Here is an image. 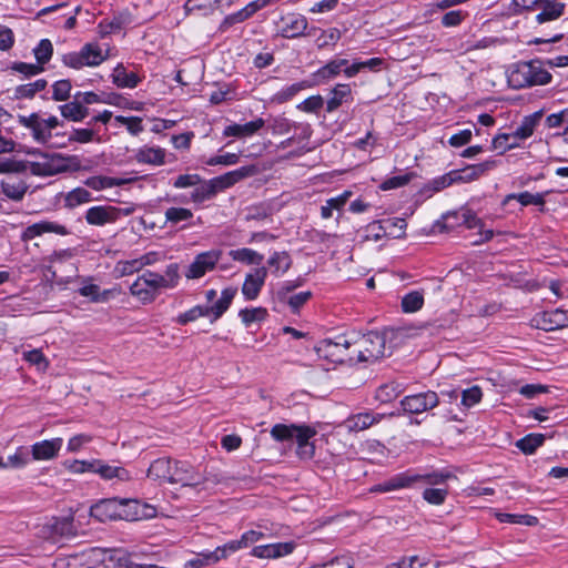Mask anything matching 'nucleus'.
<instances>
[{
	"mask_svg": "<svg viewBox=\"0 0 568 568\" xmlns=\"http://www.w3.org/2000/svg\"><path fill=\"white\" fill-rule=\"evenodd\" d=\"M180 265L171 263L166 266L164 274L145 271L130 286V293L143 304L155 301L163 290H172L180 282Z\"/></svg>",
	"mask_w": 568,
	"mask_h": 568,
	"instance_id": "f257e3e1",
	"label": "nucleus"
},
{
	"mask_svg": "<svg viewBox=\"0 0 568 568\" xmlns=\"http://www.w3.org/2000/svg\"><path fill=\"white\" fill-rule=\"evenodd\" d=\"M148 477L160 483L180 484L183 487L199 486L205 479L191 464L171 458H158L151 463Z\"/></svg>",
	"mask_w": 568,
	"mask_h": 568,
	"instance_id": "f03ea898",
	"label": "nucleus"
},
{
	"mask_svg": "<svg viewBox=\"0 0 568 568\" xmlns=\"http://www.w3.org/2000/svg\"><path fill=\"white\" fill-rule=\"evenodd\" d=\"M155 508L141 504L138 500H120L116 498L103 499L90 509V515L99 521L125 518L128 520H140L155 516Z\"/></svg>",
	"mask_w": 568,
	"mask_h": 568,
	"instance_id": "7ed1b4c3",
	"label": "nucleus"
},
{
	"mask_svg": "<svg viewBox=\"0 0 568 568\" xmlns=\"http://www.w3.org/2000/svg\"><path fill=\"white\" fill-rule=\"evenodd\" d=\"M29 154L36 155V160H24L26 172L29 171L36 176H53L63 172H75L82 169L80 159L77 155L40 151H32Z\"/></svg>",
	"mask_w": 568,
	"mask_h": 568,
	"instance_id": "20e7f679",
	"label": "nucleus"
},
{
	"mask_svg": "<svg viewBox=\"0 0 568 568\" xmlns=\"http://www.w3.org/2000/svg\"><path fill=\"white\" fill-rule=\"evenodd\" d=\"M551 81V74L541 68L539 62H519L514 65L508 82L513 88L520 89L532 85H544Z\"/></svg>",
	"mask_w": 568,
	"mask_h": 568,
	"instance_id": "39448f33",
	"label": "nucleus"
},
{
	"mask_svg": "<svg viewBox=\"0 0 568 568\" xmlns=\"http://www.w3.org/2000/svg\"><path fill=\"white\" fill-rule=\"evenodd\" d=\"M385 337L377 332H369L362 336H355L359 363H374L384 356Z\"/></svg>",
	"mask_w": 568,
	"mask_h": 568,
	"instance_id": "423d86ee",
	"label": "nucleus"
},
{
	"mask_svg": "<svg viewBox=\"0 0 568 568\" xmlns=\"http://www.w3.org/2000/svg\"><path fill=\"white\" fill-rule=\"evenodd\" d=\"M221 256V250H210L197 254L185 271V277L187 280H197L203 277L207 272L215 268Z\"/></svg>",
	"mask_w": 568,
	"mask_h": 568,
	"instance_id": "0eeeda50",
	"label": "nucleus"
},
{
	"mask_svg": "<svg viewBox=\"0 0 568 568\" xmlns=\"http://www.w3.org/2000/svg\"><path fill=\"white\" fill-rule=\"evenodd\" d=\"M438 404V395L433 390L408 395L400 400L403 410L408 414H422L436 407Z\"/></svg>",
	"mask_w": 568,
	"mask_h": 568,
	"instance_id": "6e6552de",
	"label": "nucleus"
},
{
	"mask_svg": "<svg viewBox=\"0 0 568 568\" xmlns=\"http://www.w3.org/2000/svg\"><path fill=\"white\" fill-rule=\"evenodd\" d=\"M534 326L546 332L556 331L568 326V311L557 308L555 311L537 314L532 318Z\"/></svg>",
	"mask_w": 568,
	"mask_h": 568,
	"instance_id": "1a4fd4ad",
	"label": "nucleus"
},
{
	"mask_svg": "<svg viewBox=\"0 0 568 568\" xmlns=\"http://www.w3.org/2000/svg\"><path fill=\"white\" fill-rule=\"evenodd\" d=\"M121 214V209L111 205L92 206L85 212V221L90 225L103 226L114 223Z\"/></svg>",
	"mask_w": 568,
	"mask_h": 568,
	"instance_id": "9d476101",
	"label": "nucleus"
},
{
	"mask_svg": "<svg viewBox=\"0 0 568 568\" xmlns=\"http://www.w3.org/2000/svg\"><path fill=\"white\" fill-rule=\"evenodd\" d=\"M18 122L31 131V136L37 143L47 144L52 138V134L45 131L42 119L36 112L30 115H18Z\"/></svg>",
	"mask_w": 568,
	"mask_h": 568,
	"instance_id": "9b49d317",
	"label": "nucleus"
},
{
	"mask_svg": "<svg viewBox=\"0 0 568 568\" xmlns=\"http://www.w3.org/2000/svg\"><path fill=\"white\" fill-rule=\"evenodd\" d=\"M497 166V161L486 160L478 164L467 165L462 170H453L456 183H469L478 180L488 171Z\"/></svg>",
	"mask_w": 568,
	"mask_h": 568,
	"instance_id": "f8f14e48",
	"label": "nucleus"
},
{
	"mask_svg": "<svg viewBox=\"0 0 568 568\" xmlns=\"http://www.w3.org/2000/svg\"><path fill=\"white\" fill-rule=\"evenodd\" d=\"M267 276V270L265 267H257L253 273H248L245 276L242 285V294L246 301H253L257 298Z\"/></svg>",
	"mask_w": 568,
	"mask_h": 568,
	"instance_id": "ddd939ff",
	"label": "nucleus"
},
{
	"mask_svg": "<svg viewBox=\"0 0 568 568\" xmlns=\"http://www.w3.org/2000/svg\"><path fill=\"white\" fill-rule=\"evenodd\" d=\"M283 27L281 36L287 39L298 38L304 34L307 29V19L300 13H288L281 19Z\"/></svg>",
	"mask_w": 568,
	"mask_h": 568,
	"instance_id": "4468645a",
	"label": "nucleus"
},
{
	"mask_svg": "<svg viewBox=\"0 0 568 568\" xmlns=\"http://www.w3.org/2000/svg\"><path fill=\"white\" fill-rule=\"evenodd\" d=\"M44 233H55L59 235H68L70 232L62 224L51 222V221H41V222L34 223L32 225H29L22 232L21 240L24 242L31 241L34 237L40 236Z\"/></svg>",
	"mask_w": 568,
	"mask_h": 568,
	"instance_id": "2eb2a0df",
	"label": "nucleus"
},
{
	"mask_svg": "<svg viewBox=\"0 0 568 568\" xmlns=\"http://www.w3.org/2000/svg\"><path fill=\"white\" fill-rule=\"evenodd\" d=\"M385 417H386V415L381 414V413H374V412L358 413V414L349 416L345 420V426L351 432H362V430L369 428L371 426H373L375 424L381 423L383 420V418H385Z\"/></svg>",
	"mask_w": 568,
	"mask_h": 568,
	"instance_id": "dca6fc26",
	"label": "nucleus"
},
{
	"mask_svg": "<svg viewBox=\"0 0 568 568\" xmlns=\"http://www.w3.org/2000/svg\"><path fill=\"white\" fill-rule=\"evenodd\" d=\"M63 439L58 437L50 440H42L31 446V454L34 460H50L58 456Z\"/></svg>",
	"mask_w": 568,
	"mask_h": 568,
	"instance_id": "f3484780",
	"label": "nucleus"
},
{
	"mask_svg": "<svg viewBox=\"0 0 568 568\" xmlns=\"http://www.w3.org/2000/svg\"><path fill=\"white\" fill-rule=\"evenodd\" d=\"M418 477L413 476L412 473L397 474L394 477L385 480L384 483L374 485L371 493H388L402 488H407L416 483Z\"/></svg>",
	"mask_w": 568,
	"mask_h": 568,
	"instance_id": "a211bd4d",
	"label": "nucleus"
},
{
	"mask_svg": "<svg viewBox=\"0 0 568 568\" xmlns=\"http://www.w3.org/2000/svg\"><path fill=\"white\" fill-rule=\"evenodd\" d=\"M566 4L557 0H540L535 10H539L536 21L541 24L552 20H557L565 12Z\"/></svg>",
	"mask_w": 568,
	"mask_h": 568,
	"instance_id": "6ab92c4d",
	"label": "nucleus"
},
{
	"mask_svg": "<svg viewBox=\"0 0 568 568\" xmlns=\"http://www.w3.org/2000/svg\"><path fill=\"white\" fill-rule=\"evenodd\" d=\"M294 549L293 542H276L256 546L252 549L251 555L256 558H278L291 554Z\"/></svg>",
	"mask_w": 568,
	"mask_h": 568,
	"instance_id": "aec40b11",
	"label": "nucleus"
},
{
	"mask_svg": "<svg viewBox=\"0 0 568 568\" xmlns=\"http://www.w3.org/2000/svg\"><path fill=\"white\" fill-rule=\"evenodd\" d=\"M58 109L62 118L71 122H82L90 113L89 108L82 105L75 94L72 95V101L59 105Z\"/></svg>",
	"mask_w": 568,
	"mask_h": 568,
	"instance_id": "412c9836",
	"label": "nucleus"
},
{
	"mask_svg": "<svg viewBox=\"0 0 568 568\" xmlns=\"http://www.w3.org/2000/svg\"><path fill=\"white\" fill-rule=\"evenodd\" d=\"M265 124V121L262 118H257L251 122L244 124H231L227 125L224 131V136H235V138H246L252 136L258 130H261Z\"/></svg>",
	"mask_w": 568,
	"mask_h": 568,
	"instance_id": "4be33fe9",
	"label": "nucleus"
},
{
	"mask_svg": "<svg viewBox=\"0 0 568 568\" xmlns=\"http://www.w3.org/2000/svg\"><path fill=\"white\" fill-rule=\"evenodd\" d=\"M134 159L138 163L162 165L165 163V150L160 146H142L136 150Z\"/></svg>",
	"mask_w": 568,
	"mask_h": 568,
	"instance_id": "5701e85b",
	"label": "nucleus"
},
{
	"mask_svg": "<svg viewBox=\"0 0 568 568\" xmlns=\"http://www.w3.org/2000/svg\"><path fill=\"white\" fill-rule=\"evenodd\" d=\"M542 111H536L532 114L524 116L520 124L513 132L514 140H525L532 135L536 126L542 118Z\"/></svg>",
	"mask_w": 568,
	"mask_h": 568,
	"instance_id": "b1692460",
	"label": "nucleus"
},
{
	"mask_svg": "<svg viewBox=\"0 0 568 568\" xmlns=\"http://www.w3.org/2000/svg\"><path fill=\"white\" fill-rule=\"evenodd\" d=\"M48 87V81L44 79H38L34 82L21 84L12 90V100L20 99H32L38 92L43 91Z\"/></svg>",
	"mask_w": 568,
	"mask_h": 568,
	"instance_id": "393cba45",
	"label": "nucleus"
},
{
	"mask_svg": "<svg viewBox=\"0 0 568 568\" xmlns=\"http://www.w3.org/2000/svg\"><path fill=\"white\" fill-rule=\"evenodd\" d=\"M135 179H118V178H110V176H90L84 181V185L88 187L101 191L104 189L113 187V186H121L124 184H129L133 182Z\"/></svg>",
	"mask_w": 568,
	"mask_h": 568,
	"instance_id": "a878e982",
	"label": "nucleus"
},
{
	"mask_svg": "<svg viewBox=\"0 0 568 568\" xmlns=\"http://www.w3.org/2000/svg\"><path fill=\"white\" fill-rule=\"evenodd\" d=\"M241 548H243L241 539L232 540L221 547H217L213 551H206V554H203L202 556L204 557L205 564H215L221 559H225L231 552H235Z\"/></svg>",
	"mask_w": 568,
	"mask_h": 568,
	"instance_id": "bb28decb",
	"label": "nucleus"
},
{
	"mask_svg": "<svg viewBox=\"0 0 568 568\" xmlns=\"http://www.w3.org/2000/svg\"><path fill=\"white\" fill-rule=\"evenodd\" d=\"M236 292V287L224 288L221 293L220 300L214 305L207 306L209 315L213 314V321L220 318L229 310Z\"/></svg>",
	"mask_w": 568,
	"mask_h": 568,
	"instance_id": "cd10ccee",
	"label": "nucleus"
},
{
	"mask_svg": "<svg viewBox=\"0 0 568 568\" xmlns=\"http://www.w3.org/2000/svg\"><path fill=\"white\" fill-rule=\"evenodd\" d=\"M348 61L346 59H336L326 63L324 67L320 68L314 77L318 82H326L342 72L343 67H346Z\"/></svg>",
	"mask_w": 568,
	"mask_h": 568,
	"instance_id": "c85d7f7f",
	"label": "nucleus"
},
{
	"mask_svg": "<svg viewBox=\"0 0 568 568\" xmlns=\"http://www.w3.org/2000/svg\"><path fill=\"white\" fill-rule=\"evenodd\" d=\"M112 81L119 88H135L141 81L136 73L126 72L122 64H118L112 73Z\"/></svg>",
	"mask_w": 568,
	"mask_h": 568,
	"instance_id": "c756f323",
	"label": "nucleus"
},
{
	"mask_svg": "<svg viewBox=\"0 0 568 568\" xmlns=\"http://www.w3.org/2000/svg\"><path fill=\"white\" fill-rule=\"evenodd\" d=\"M404 388L402 384L397 382H389L381 385L375 393L376 400L381 403H390L396 399L402 393Z\"/></svg>",
	"mask_w": 568,
	"mask_h": 568,
	"instance_id": "7c9ffc66",
	"label": "nucleus"
},
{
	"mask_svg": "<svg viewBox=\"0 0 568 568\" xmlns=\"http://www.w3.org/2000/svg\"><path fill=\"white\" fill-rule=\"evenodd\" d=\"M393 222L389 221H374L364 229V241L378 242L383 237L387 236V231Z\"/></svg>",
	"mask_w": 568,
	"mask_h": 568,
	"instance_id": "2f4dec72",
	"label": "nucleus"
},
{
	"mask_svg": "<svg viewBox=\"0 0 568 568\" xmlns=\"http://www.w3.org/2000/svg\"><path fill=\"white\" fill-rule=\"evenodd\" d=\"M2 193L13 201H21L28 190V185L23 181H14L8 179L1 183Z\"/></svg>",
	"mask_w": 568,
	"mask_h": 568,
	"instance_id": "473e14b6",
	"label": "nucleus"
},
{
	"mask_svg": "<svg viewBox=\"0 0 568 568\" xmlns=\"http://www.w3.org/2000/svg\"><path fill=\"white\" fill-rule=\"evenodd\" d=\"M229 254L232 260L247 265H260L264 258L262 254L247 247L232 250Z\"/></svg>",
	"mask_w": 568,
	"mask_h": 568,
	"instance_id": "72a5a7b5",
	"label": "nucleus"
},
{
	"mask_svg": "<svg viewBox=\"0 0 568 568\" xmlns=\"http://www.w3.org/2000/svg\"><path fill=\"white\" fill-rule=\"evenodd\" d=\"M424 305V291H412L402 297L400 306L404 313H415Z\"/></svg>",
	"mask_w": 568,
	"mask_h": 568,
	"instance_id": "f704fd0d",
	"label": "nucleus"
},
{
	"mask_svg": "<svg viewBox=\"0 0 568 568\" xmlns=\"http://www.w3.org/2000/svg\"><path fill=\"white\" fill-rule=\"evenodd\" d=\"M292 263L293 262H292L290 254L285 251L274 252L267 260V264L271 267H273V273L276 275L280 272L282 274L286 273L291 268Z\"/></svg>",
	"mask_w": 568,
	"mask_h": 568,
	"instance_id": "c9c22d12",
	"label": "nucleus"
},
{
	"mask_svg": "<svg viewBox=\"0 0 568 568\" xmlns=\"http://www.w3.org/2000/svg\"><path fill=\"white\" fill-rule=\"evenodd\" d=\"M92 200V195L87 189L75 187L65 194L64 206L69 209H74Z\"/></svg>",
	"mask_w": 568,
	"mask_h": 568,
	"instance_id": "e433bc0d",
	"label": "nucleus"
},
{
	"mask_svg": "<svg viewBox=\"0 0 568 568\" xmlns=\"http://www.w3.org/2000/svg\"><path fill=\"white\" fill-rule=\"evenodd\" d=\"M81 52L88 67L99 65L105 60V55L97 43H87L81 49Z\"/></svg>",
	"mask_w": 568,
	"mask_h": 568,
	"instance_id": "4c0bfd02",
	"label": "nucleus"
},
{
	"mask_svg": "<svg viewBox=\"0 0 568 568\" xmlns=\"http://www.w3.org/2000/svg\"><path fill=\"white\" fill-rule=\"evenodd\" d=\"M351 94V88L348 84H337L331 92V97L326 102L327 112H333L338 109L344 98Z\"/></svg>",
	"mask_w": 568,
	"mask_h": 568,
	"instance_id": "58836bf2",
	"label": "nucleus"
},
{
	"mask_svg": "<svg viewBox=\"0 0 568 568\" xmlns=\"http://www.w3.org/2000/svg\"><path fill=\"white\" fill-rule=\"evenodd\" d=\"M444 219L454 217L456 220L460 219L462 224H465L467 229H481L484 223L477 215L470 210H462L460 212L448 213L443 216Z\"/></svg>",
	"mask_w": 568,
	"mask_h": 568,
	"instance_id": "ea45409f",
	"label": "nucleus"
},
{
	"mask_svg": "<svg viewBox=\"0 0 568 568\" xmlns=\"http://www.w3.org/2000/svg\"><path fill=\"white\" fill-rule=\"evenodd\" d=\"M217 192L219 191H217L214 182H212V180H210V181H206L203 183L201 182L200 185L197 187H195V190L192 192L191 197H192L193 202L202 203V202L215 196Z\"/></svg>",
	"mask_w": 568,
	"mask_h": 568,
	"instance_id": "a19ab883",
	"label": "nucleus"
},
{
	"mask_svg": "<svg viewBox=\"0 0 568 568\" xmlns=\"http://www.w3.org/2000/svg\"><path fill=\"white\" fill-rule=\"evenodd\" d=\"M129 23L130 16L128 13H120L110 21H102L99 27L102 29L103 34H109L122 30Z\"/></svg>",
	"mask_w": 568,
	"mask_h": 568,
	"instance_id": "79ce46f5",
	"label": "nucleus"
},
{
	"mask_svg": "<svg viewBox=\"0 0 568 568\" xmlns=\"http://www.w3.org/2000/svg\"><path fill=\"white\" fill-rule=\"evenodd\" d=\"M545 442V435L542 434H529L524 438L519 439L516 446L525 454H532L539 446Z\"/></svg>",
	"mask_w": 568,
	"mask_h": 568,
	"instance_id": "37998d69",
	"label": "nucleus"
},
{
	"mask_svg": "<svg viewBox=\"0 0 568 568\" xmlns=\"http://www.w3.org/2000/svg\"><path fill=\"white\" fill-rule=\"evenodd\" d=\"M255 12H257L256 6H253L252 2H250L243 9L226 16L222 22V27H231L233 24L243 22L251 18Z\"/></svg>",
	"mask_w": 568,
	"mask_h": 568,
	"instance_id": "c03bdc74",
	"label": "nucleus"
},
{
	"mask_svg": "<svg viewBox=\"0 0 568 568\" xmlns=\"http://www.w3.org/2000/svg\"><path fill=\"white\" fill-rule=\"evenodd\" d=\"M296 427H297L296 424H291V425L275 424L271 428L270 433L274 440L287 442V440H292L294 438Z\"/></svg>",
	"mask_w": 568,
	"mask_h": 568,
	"instance_id": "a18cd8bd",
	"label": "nucleus"
},
{
	"mask_svg": "<svg viewBox=\"0 0 568 568\" xmlns=\"http://www.w3.org/2000/svg\"><path fill=\"white\" fill-rule=\"evenodd\" d=\"M308 87L307 81H301L293 83L286 88H283L274 95V101L284 103L293 99L300 91Z\"/></svg>",
	"mask_w": 568,
	"mask_h": 568,
	"instance_id": "49530a36",
	"label": "nucleus"
},
{
	"mask_svg": "<svg viewBox=\"0 0 568 568\" xmlns=\"http://www.w3.org/2000/svg\"><path fill=\"white\" fill-rule=\"evenodd\" d=\"M37 63L43 67L48 63L53 54V45L49 39H42L33 49Z\"/></svg>",
	"mask_w": 568,
	"mask_h": 568,
	"instance_id": "de8ad7c7",
	"label": "nucleus"
},
{
	"mask_svg": "<svg viewBox=\"0 0 568 568\" xmlns=\"http://www.w3.org/2000/svg\"><path fill=\"white\" fill-rule=\"evenodd\" d=\"M72 84L68 79L58 80L52 84V100L62 102L68 101L71 95Z\"/></svg>",
	"mask_w": 568,
	"mask_h": 568,
	"instance_id": "09e8293b",
	"label": "nucleus"
},
{
	"mask_svg": "<svg viewBox=\"0 0 568 568\" xmlns=\"http://www.w3.org/2000/svg\"><path fill=\"white\" fill-rule=\"evenodd\" d=\"M341 36L342 33L337 28L322 30L320 36L316 38V45L318 49L334 47L339 41Z\"/></svg>",
	"mask_w": 568,
	"mask_h": 568,
	"instance_id": "8fccbe9b",
	"label": "nucleus"
},
{
	"mask_svg": "<svg viewBox=\"0 0 568 568\" xmlns=\"http://www.w3.org/2000/svg\"><path fill=\"white\" fill-rule=\"evenodd\" d=\"M193 217V212L185 207H169L165 211V220L172 225H176L181 222H187Z\"/></svg>",
	"mask_w": 568,
	"mask_h": 568,
	"instance_id": "3c124183",
	"label": "nucleus"
},
{
	"mask_svg": "<svg viewBox=\"0 0 568 568\" xmlns=\"http://www.w3.org/2000/svg\"><path fill=\"white\" fill-rule=\"evenodd\" d=\"M455 183H456V178L454 176V172L452 170L448 173H446L442 176H437V178L433 179L432 181H429V183L427 185H425L424 190L435 193V192H439Z\"/></svg>",
	"mask_w": 568,
	"mask_h": 568,
	"instance_id": "603ef678",
	"label": "nucleus"
},
{
	"mask_svg": "<svg viewBox=\"0 0 568 568\" xmlns=\"http://www.w3.org/2000/svg\"><path fill=\"white\" fill-rule=\"evenodd\" d=\"M312 292L305 291L297 294L288 295L282 303L290 306L293 314H297L300 310L312 298Z\"/></svg>",
	"mask_w": 568,
	"mask_h": 568,
	"instance_id": "864d4df0",
	"label": "nucleus"
},
{
	"mask_svg": "<svg viewBox=\"0 0 568 568\" xmlns=\"http://www.w3.org/2000/svg\"><path fill=\"white\" fill-rule=\"evenodd\" d=\"M97 470L98 474L104 479L119 478L121 480H125L129 478V473L124 468L104 465L101 462Z\"/></svg>",
	"mask_w": 568,
	"mask_h": 568,
	"instance_id": "5fc2aeb1",
	"label": "nucleus"
},
{
	"mask_svg": "<svg viewBox=\"0 0 568 568\" xmlns=\"http://www.w3.org/2000/svg\"><path fill=\"white\" fill-rule=\"evenodd\" d=\"M0 173H26L24 160L0 156Z\"/></svg>",
	"mask_w": 568,
	"mask_h": 568,
	"instance_id": "6e6d98bb",
	"label": "nucleus"
},
{
	"mask_svg": "<svg viewBox=\"0 0 568 568\" xmlns=\"http://www.w3.org/2000/svg\"><path fill=\"white\" fill-rule=\"evenodd\" d=\"M209 310L207 306L196 305L192 307L191 310L180 314L175 322L180 325H185L190 322H193L200 317L207 316Z\"/></svg>",
	"mask_w": 568,
	"mask_h": 568,
	"instance_id": "4d7b16f0",
	"label": "nucleus"
},
{
	"mask_svg": "<svg viewBox=\"0 0 568 568\" xmlns=\"http://www.w3.org/2000/svg\"><path fill=\"white\" fill-rule=\"evenodd\" d=\"M508 200H517L521 205H545V197L542 193L532 194L530 192H521L518 194H510L507 196Z\"/></svg>",
	"mask_w": 568,
	"mask_h": 568,
	"instance_id": "13d9d810",
	"label": "nucleus"
},
{
	"mask_svg": "<svg viewBox=\"0 0 568 568\" xmlns=\"http://www.w3.org/2000/svg\"><path fill=\"white\" fill-rule=\"evenodd\" d=\"M55 568H93L85 561L84 555H72L68 558H59L54 562Z\"/></svg>",
	"mask_w": 568,
	"mask_h": 568,
	"instance_id": "bf43d9fd",
	"label": "nucleus"
},
{
	"mask_svg": "<svg viewBox=\"0 0 568 568\" xmlns=\"http://www.w3.org/2000/svg\"><path fill=\"white\" fill-rule=\"evenodd\" d=\"M79 294L89 297L92 302H105L109 298V291L100 292V287L95 284H87L79 288Z\"/></svg>",
	"mask_w": 568,
	"mask_h": 568,
	"instance_id": "052dcab7",
	"label": "nucleus"
},
{
	"mask_svg": "<svg viewBox=\"0 0 568 568\" xmlns=\"http://www.w3.org/2000/svg\"><path fill=\"white\" fill-rule=\"evenodd\" d=\"M267 316V311L263 307L244 308L240 311L242 322L248 326L253 322L263 321Z\"/></svg>",
	"mask_w": 568,
	"mask_h": 568,
	"instance_id": "680f3d73",
	"label": "nucleus"
},
{
	"mask_svg": "<svg viewBox=\"0 0 568 568\" xmlns=\"http://www.w3.org/2000/svg\"><path fill=\"white\" fill-rule=\"evenodd\" d=\"M413 476L418 477L416 479V483L423 480L428 485L436 486L444 484L448 478L452 477V474L443 471H432L426 474H413Z\"/></svg>",
	"mask_w": 568,
	"mask_h": 568,
	"instance_id": "e2e57ef3",
	"label": "nucleus"
},
{
	"mask_svg": "<svg viewBox=\"0 0 568 568\" xmlns=\"http://www.w3.org/2000/svg\"><path fill=\"white\" fill-rule=\"evenodd\" d=\"M497 518L499 519L500 523L521 524L527 526H532L537 524V518L529 515L501 513L497 515Z\"/></svg>",
	"mask_w": 568,
	"mask_h": 568,
	"instance_id": "0e129e2a",
	"label": "nucleus"
},
{
	"mask_svg": "<svg viewBox=\"0 0 568 568\" xmlns=\"http://www.w3.org/2000/svg\"><path fill=\"white\" fill-rule=\"evenodd\" d=\"M483 392L479 386H471L470 388L462 392V404L469 408L478 404L481 400Z\"/></svg>",
	"mask_w": 568,
	"mask_h": 568,
	"instance_id": "69168bd1",
	"label": "nucleus"
},
{
	"mask_svg": "<svg viewBox=\"0 0 568 568\" xmlns=\"http://www.w3.org/2000/svg\"><path fill=\"white\" fill-rule=\"evenodd\" d=\"M448 490L446 488H427L423 491V498L432 505L444 504Z\"/></svg>",
	"mask_w": 568,
	"mask_h": 568,
	"instance_id": "338daca9",
	"label": "nucleus"
},
{
	"mask_svg": "<svg viewBox=\"0 0 568 568\" xmlns=\"http://www.w3.org/2000/svg\"><path fill=\"white\" fill-rule=\"evenodd\" d=\"M516 146H518V143L514 140L513 133H501L493 139V148L495 150L501 149V153Z\"/></svg>",
	"mask_w": 568,
	"mask_h": 568,
	"instance_id": "774afa93",
	"label": "nucleus"
}]
</instances>
